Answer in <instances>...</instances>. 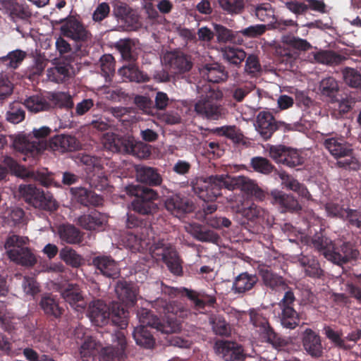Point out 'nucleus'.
Instances as JSON below:
<instances>
[{"instance_id": "obj_10", "label": "nucleus", "mask_w": 361, "mask_h": 361, "mask_svg": "<svg viewBox=\"0 0 361 361\" xmlns=\"http://www.w3.org/2000/svg\"><path fill=\"white\" fill-rule=\"evenodd\" d=\"M324 145L329 153L335 158L347 157L344 161L337 162L340 167L355 170L357 168L356 159L352 157V149L350 145L342 138L329 137L324 140Z\"/></svg>"}, {"instance_id": "obj_4", "label": "nucleus", "mask_w": 361, "mask_h": 361, "mask_svg": "<svg viewBox=\"0 0 361 361\" xmlns=\"http://www.w3.org/2000/svg\"><path fill=\"white\" fill-rule=\"evenodd\" d=\"M202 91L205 94H202L195 104L197 114L210 120H218L224 116L226 110L219 102L222 94L210 87H205Z\"/></svg>"}, {"instance_id": "obj_3", "label": "nucleus", "mask_w": 361, "mask_h": 361, "mask_svg": "<svg viewBox=\"0 0 361 361\" xmlns=\"http://www.w3.org/2000/svg\"><path fill=\"white\" fill-rule=\"evenodd\" d=\"M50 131L49 128L42 126L39 129H34L32 135H19L14 139L13 147L27 156L34 157L46 149L47 143L44 137Z\"/></svg>"}, {"instance_id": "obj_16", "label": "nucleus", "mask_w": 361, "mask_h": 361, "mask_svg": "<svg viewBox=\"0 0 361 361\" xmlns=\"http://www.w3.org/2000/svg\"><path fill=\"white\" fill-rule=\"evenodd\" d=\"M214 350L225 361H240L245 357L242 345L233 341H218Z\"/></svg>"}, {"instance_id": "obj_28", "label": "nucleus", "mask_w": 361, "mask_h": 361, "mask_svg": "<svg viewBox=\"0 0 361 361\" xmlns=\"http://www.w3.org/2000/svg\"><path fill=\"white\" fill-rule=\"evenodd\" d=\"M106 222V216L97 210L82 214L78 219V224L81 227L90 231L102 229Z\"/></svg>"}, {"instance_id": "obj_11", "label": "nucleus", "mask_w": 361, "mask_h": 361, "mask_svg": "<svg viewBox=\"0 0 361 361\" xmlns=\"http://www.w3.org/2000/svg\"><path fill=\"white\" fill-rule=\"evenodd\" d=\"M224 183L226 189L240 190L246 195L254 197L258 201H263L266 197V192L257 185L255 180L247 176H231L226 174V180Z\"/></svg>"}, {"instance_id": "obj_30", "label": "nucleus", "mask_w": 361, "mask_h": 361, "mask_svg": "<svg viewBox=\"0 0 361 361\" xmlns=\"http://www.w3.org/2000/svg\"><path fill=\"white\" fill-rule=\"evenodd\" d=\"M111 341L113 345L104 348V354L112 358H122L127 346L124 333L121 331H116L111 335Z\"/></svg>"}, {"instance_id": "obj_12", "label": "nucleus", "mask_w": 361, "mask_h": 361, "mask_svg": "<svg viewBox=\"0 0 361 361\" xmlns=\"http://www.w3.org/2000/svg\"><path fill=\"white\" fill-rule=\"evenodd\" d=\"M2 161L10 170L11 173L18 177L21 178H32L39 181L45 187H49L53 184L56 185L50 174L45 171L36 172L30 171L24 166L19 165L15 159L8 156H4Z\"/></svg>"}, {"instance_id": "obj_63", "label": "nucleus", "mask_w": 361, "mask_h": 361, "mask_svg": "<svg viewBox=\"0 0 361 361\" xmlns=\"http://www.w3.org/2000/svg\"><path fill=\"white\" fill-rule=\"evenodd\" d=\"M255 88L252 83L234 86L230 91L231 97L237 102H241Z\"/></svg>"}, {"instance_id": "obj_45", "label": "nucleus", "mask_w": 361, "mask_h": 361, "mask_svg": "<svg viewBox=\"0 0 361 361\" xmlns=\"http://www.w3.org/2000/svg\"><path fill=\"white\" fill-rule=\"evenodd\" d=\"M323 333L336 348L347 350L353 348L354 345V344H350L345 341L343 338V332L341 331H336L329 326H325L323 328Z\"/></svg>"}, {"instance_id": "obj_25", "label": "nucleus", "mask_w": 361, "mask_h": 361, "mask_svg": "<svg viewBox=\"0 0 361 361\" xmlns=\"http://www.w3.org/2000/svg\"><path fill=\"white\" fill-rule=\"evenodd\" d=\"M164 61L173 73L188 71L192 64L188 58L181 52H168L164 56Z\"/></svg>"}, {"instance_id": "obj_7", "label": "nucleus", "mask_w": 361, "mask_h": 361, "mask_svg": "<svg viewBox=\"0 0 361 361\" xmlns=\"http://www.w3.org/2000/svg\"><path fill=\"white\" fill-rule=\"evenodd\" d=\"M151 238L154 241L149 247L152 257L157 261L162 260L173 274L180 275L183 272L181 262L175 249L164 239L155 242L152 234Z\"/></svg>"}, {"instance_id": "obj_14", "label": "nucleus", "mask_w": 361, "mask_h": 361, "mask_svg": "<svg viewBox=\"0 0 361 361\" xmlns=\"http://www.w3.org/2000/svg\"><path fill=\"white\" fill-rule=\"evenodd\" d=\"M295 300L293 293L290 290H286L283 298L279 302V306L281 310V324L286 329H293L299 324L298 314L292 306Z\"/></svg>"}, {"instance_id": "obj_39", "label": "nucleus", "mask_w": 361, "mask_h": 361, "mask_svg": "<svg viewBox=\"0 0 361 361\" xmlns=\"http://www.w3.org/2000/svg\"><path fill=\"white\" fill-rule=\"evenodd\" d=\"M279 176L281 180V184L284 188L298 193V195L302 198L307 200H311V195L307 188L303 184L299 183L293 176L288 175L284 171L279 172Z\"/></svg>"}, {"instance_id": "obj_29", "label": "nucleus", "mask_w": 361, "mask_h": 361, "mask_svg": "<svg viewBox=\"0 0 361 361\" xmlns=\"http://www.w3.org/2000/svg\"><path fill=\"white\" fill-rule=\"evenodd\" d=\"M1 8L13 20L16 19H25L30 16L28 6L20 4L16 0H3L1 1Z\"/></svg>"}, {"instance_id": "obj_18", "label": "nucleus", "mask_w": 361, "mask_h": 361, "mask_svg": "<svg viewBox=\"0 0 361 361\" xmlns=\"http://www.w3.org/2000/svg\"><path fill=\"white\" fill-rule=\"evenodd\" d=\"M92 264L96 271L105 277L116 279L120 275L118 263L109 255L95 256L92 258Z\"/></svg>"}, {"instance_id": "obj_17", "label": "nucleus", "mask_w": 361, "mask_h": 361, "mask_svg": "<svg viewBox=\"0 0 361 361\" xmlns=\"http://www.w3.org/2000/svg\"><path fill=\"white\" fill-rule=\"evenodd\" d=\"M283 124V122L276 121L270 112L260 111L257 116L255 127L264 140H268Z\"/></svg>"}, {"instance_id": "obj_44", "label": "nucleus", "mask_w": 361, "mask_h": 361, "mask_svg": "<svg viewBox=\"0 0 361 361\" xmlns=\"http://www.w3.org/2000/svg\"><path fill=\"white\" fill-rule=\"evenodd\" d=\"M70 76V67L65 62H58L47 71V80L56 83L63 82Z\"/></svg>"}, {"instance_id": "obj_15", "label": "nucleus", "mask_w": 361, "mask_h": 361, "mask_svg": "<svg viewBox=\"0 0 361 361\" xmlns=\"http://www.w3.org/2000/svg\"><path fill=\"white\" fill-rule=\"evenodd\" d=\"M269 155L276 163L290 168L300 166L304 161L298 150L283 145L271 146Z\"/></svg>"}, {"instance_id": "obj_21", "label": "nucleus", "mask_w": 361, "mask_h": 361, "mask_svg": "<svg viewBox=\"0 0 361 361\" xmlns=\"http://www.w3.org/2000/svg\"><path fill=\"white\" fill-rule=\"evenodd\" d=\"M135 169L137 181L151 187H157L161 185L163 178L156 168L145 165H137Z\"/></svg>"}, {"instance_id": "obj_64", "label": "nucleus", "mask_w": 361, "mask_h": 361, "mask_svg": "<svg viewBox=\"0 0 361 361\" xmlns=\"http://www.w3.org/2000/svg\"><path fill=\"white\" fill-rule=\"evenodd\" d=\"M25 112L20 104L13 103L6 114V119L12 123H19L25 118Z\"/></svg>"}, {"instance_id": "obj_31", "label": "nucleus", "mask_w": 361, "mask_h": 361, "mask_svg": "<svg viewBox=\"0 0 361 361\" xmlns=\"http://www.w3.org/2000/svg\"><path fill=\"white\" fill-rule=\"evenodd\" d=\"M115 292L118 300L126 306H132L137 300L136 288L133 284L126 281H118L115 286Z\"/></svg>"}, {"instance_id": "obj_41", "label": "nucleus", "mask_w": 361, "mask_h": 361, "mask_svg": "<svg viewBox=\"0 0 361 361\" xmlns=\"http://www.w3.org/2000/svg\"><path fill=\"white\" fill-rule=\"evenodd\" d=\"M359 256V251L349 243H344L341 247V251L336 252L334 250L331 261L336 264H343L350 259H357Z\"/></svg>"}, {"instance_id": "obj_61", "label": "nucleus", "mask_w": 361, "mask_h": 361, "mask_svg": "<svg viewBox=\"0 0 361 361\" xmlns=\"http://www.w3.org/2000/svg\"><path fill=\"white\" fill-rule=\"evenodd\" d=\"M342 74L344 82L348 86L355 88L361 86V73L357 70L347 67L343 70Z\"/></svg>"}, {"instance_id": "obj_36", "label": "nucleus", "mask_w": 361, "mask_h": 361, "mask_svg": "<svg viewBox=\"0 0 361 361\" xmlns=\"http://www.w3.org/2000/svg\"><path fill=\"white\" fill-rule=\"evenodd\" d=\"M202 77L209 82L218 83L227 79L228 73L219 63L207 64L200 69Z\"/></svg>"}, {"instance_id": "obj_59", "label": "nucleus", "mask_w": 361, "mask_h": 361, "mask_svg": "<svg viewBox=\"0 0 361 361\" xmlns=\"http://www.w3.org/2000/svg\"><path fill=\"white\" fill-rule=\"evenodd\" d=\"M80 161L86 166V170L89 173V176H91V173H97L98 176L102 174L101 167V159L89 154H82L80 157ZM95 173L92 174V176H94Z\"/></svg>"}, {"instance_id": "obj_58", "label": "nucleus", "mask_w": 361, "mask_h": 361, "mask_svg": "<svg viewBox=\"0 0 361 361\" xmlns=\"http://www.w3.org/2000/svg\"><path fill=\"white\" fill-rule=\"evenodd\" d=\"M131 207L133 211L142 215L152 214L157 209L156 203L147 202L140 197L135 198L131 202Z\"/></svg>"}, {"instance_id": "obj_8", "label": "nucleus", "mask_w": 361, "mask_h": 361, "mask_svg": "<svg viewBox=\"0 0 361 361\" xmlns=\"http://www.w3.org/2000/svg\"><path fill=\"white\" fill-rule=\"evenodd\" d=\"M18 192L21 197L35 208L51 212L58 207L51 195L44 193L33 185L21 184L19 185Z\"/></svg>"}, {"instance_id": "obj_9", "label": "nucleus", "mask_w": 361, "mask_h": 361, "mask_svg": "<svg viewBox=\"0 0 361 361\" xmlns=\"http://www.w3.org/2000/svg\"><path fill=\"white\" fill-rule=\"evenodd\" d=\"M249 316L250 322L252 324L255 330L259 334L262 339L274 345L281 343V338L274 331L259 310L250 309L247 312L243 311L238 312L236 317L238 320Z\"/></svg>"}, {"instance_id": "obj_32", "label": "nucleus", "mask_w": 361, "mask_h": 361, "mask_svg": "<svg viewBox=\"0 0 361 361\" xmlns=\"http://www.w3.org/2000/svg\"><path fill=\"white\" fill-rule=\"evenodd\" d=\"M71 193L75 201L85 206H98L102 203V198L101 196L85 188H71Z\"/></svg>"}, {"instance_id": "obj_40", "label": "nucleus", "mask_w": 361, "mask_h": 361, "mask_svg": "<svg viewBox=\"0 0 361 361\" xmlns=\"http://www.w3.org/2000/svg\"><path fill=\"white\" fill-rule=\"evenodd\" d=\"M312 244L326 259L331 261L335 247L331 239L322 233H317L312 239Z\"/></svg>"}, {"instance_id": "obj_19", "label": "nucleus", "mask_w": 361, "mask_h": 361, "mask_svg": "<svg viewBox=\"0 0 361 361\" xmlns=\"http://www.w3.org/2000/svg\"><path fill=\"white\" fill-rule=\"evenodd\" d=\"M61 33L75 42H88L91 33L77 20L69 19L61 27Z\"/></svg>"}, {"instance_id": "obj_33", "label": "nucleus", "mask_w": 361, "mask_h": 361, "mask_svg": "<svg viewBox=\"0 0 361 361\" xmlns=\"http://www.w3.org/2000/svg\"><path fill=\"white\" fill-rule=\"evenodd\" d=\"M344 59L343 56L331 50H318L308 55V60L312 63L331 66L341 63Z\"/></svg>"}, {"instance_id": "obj_27", "label": "nucleus", "mask_w": 361, "mask_h": 361, "mask_svg": "<svg viewBox=\"0 0 361 361\" xmlns=\"http://www.w3.org/2000/svg\"><path fill=\"white\" fill-rule=\"evenodd\" d=\"M165 207L169 212L178 218L193 209L192 204L186 198L178 194L168 197L165 202Z\"/></svg>"}, {"instance_id": "obj_42", "label": "nucleus", "mask_w": 361, "mask_h": 361, "mask_svg": "<svg viewBox=\"0 0 361 361\" xmlns=\"http://www.w3.org/2000/svg\"><path fill=\"white\" fill-rule=\"evenodd\" d=\"M257 281V279L255 275L249 274L247 272L242 273L235 278L232 290L235 293H244L251 290Z\"/></svg>"}, {"instance_id": "obj_54", "label": "nucleus", "mask_w": 361, "mask_h": 361, "mask_svg": "<svg viewBox=\"0 0 361 361\" xmlns=\"http://www.w3.org/2000/svg\"><path fill=\"white\" fill-rule=\"evenodd\" d=\"M27 54L20 49H16L8 53L7 55L0 57V61L6 66L16 69L25 59Z\"/></svg>"}, {"instance_id": "obj_48", "label": "nucleus", "mask_w": 361, "mask_h": 361, "mask_svg": "<svg viewBox=\"0 0 361 361\" xmlns=\"http://www.w3.org/2000/svg\"><path fill=\"white\" fill-rule=\"evenodd\" d=\"M75 336L78 338H84V341L81 344L80 348L81 357H86L92 355L97 346L95 340H94L91 336H86L82 327H78L75 329Z\"/></svg>"}, {"instance_id": "obj_34", "label": "nucleus", "mask_w": 361, "mask_h": 361, "mask_svg": "<svg viewBox=\"0 0 361 361\" xmlns=\"http://www.w3.org/2000/svg\"><path fill=\"white\" fill-rule=\"evenodd\" d=\"M53 151L64 152L73 151L78 148V143L75 137L68 135H58L52 137L49 143Z\"/></svg>"}, {"instance_id": "obj_13", "label": "nucleus", "mask_w": 361, "mask_h": 361, "mask_svg": "<svg viewBox=\"0 0 361 361\" xmlns=\"http://www.w3.org/2000/svg\"><path fill=\"white\" fill-rule=\"evenodd\" d=\"M161 291L171 297L185 294L196 308H203L205 305H213L216 302L214 296L207 295L204 291H196L186 288H173L161 283Z\"/></svg>"}, {"instance_id": "obj_55", "label": "nucleus", "mask_w": 361, "mask_h": 361, "mask_svg": "<svg viewBox=\"0 0 361 361\" xmlns=\"http://www.w3.org/2000/svg\"><path fill=\"white\" fill-rule=\"evenodd\" d=\"M60 258L65 263L73 268H78L81 266L82 257L78 255L73 249L66 247L61 250L59 253Z\"/></svg>"}, {"instance_id": "obj_22", "label": "nucleus", "mask_w": 361, "mask_h": 361, "mask_svg": "<svg viewBox=\"0 0 361 361\" xmlns=\"http://www.w3.org/2000/svg\"><path fill=\"white\" fill-rule=\"evenodd\" d=\"M302 345L308 355L320 357L323 354V346L318 334L311 329H306L302 334Z\"/></svg>"}, {"instance_id": "obj_1", "label": "nucleus", "mask_w": 361, "mask_h": 361, "mask_svg": "<svg viewBox=\"0 0 361 361\" xmlns=\"http://www.w3.org/2000/svg\"><path fill=\"white\" fill-rule=\"evenodd\" d=\"M154 307L166 315V322H162L159 318L147 309L142 308L137 311V317L140 325L150 326L164 334H173L181 329L180 321L178 319L187 317L190 310L180 302H167L163 299H157Z\"/></svg>"}, {"instance_id": "obj_52", "label": "nucleus", "mask_w": 361, "mask_h": 361, "mask_svg": "<svg viewBox=\"0 0 361 361\" xmlns=\"http://www.w3.org/2000/svg\"><path fill=\"white\" fill-rule=\"evenodd\" d=\"M242 214L249 221H267L269 219L268 212L262 208L261 207L252 203L250 207L244 208L242 212Z\"/></svg>"}, {"instance_id": "obj_43", "label": "nucleus", "mask_w": 361, "mask_h": 361, "mask_svg": "<svg viewBox=\"0 0 361 361\" xmlns=\"http://www.w3.org/2000/svg\"><path fill=\"white\" fill-rule=\"evenodd\" d=\"M133 337L137 345L151 349L154 346L155 339L146 326H137L133 331Z\"/></svg>"}, {"instance_id": "obj_46", "label": "nucleus", "mask_w": 361, "mask_h": 361, "mask_svg": "<svg viewBox=\"0 0 361 361\" xmlns=\"http://www.w3.org/2000/svg\"><path fill=\"white\" fill-rule=\"evenodd\" d=\"M115 47L124 60L130 61L136 59L137 54L134 40L129 38L121 39L115 43Z\"/></svg>"}, {"instance_id": "obj_2", "label": "nucleus", "mask_w": 361, "mask_h": 361, "mask_svg": "<svg viewBox=\"0 0 361 361\" xmlns=\"http://www.w3.org/2000/svg\"><path fill=\"white\" fill-rule=\"evenodd\" d=\"M87 315L91 322L98 326L108 324L110 316L111 322L121 329L126 328L128 324V312L118 302H112L110 308L102 300H93L89 304Z\"/></svg>"}, {"instance_id": "obj_37", "label": "nucleus", "mask_w": 361, "mask_h": 361, "mask_svg": "<svg viewBox=\"0 0 361 361\" xmlns=\"http://www.w3.org/2000/svg\"><path fill=\"white\" fill-rule=\"evenodd\" d=\"M218 50L225 61L235 66L241 64L247 56L245 51L242 48L234 45H224Z\"/></svg>"}, {"instance_id": "obj_35", "label": "nucleus", "mask_w": 361, "mask_h": 361, "mask_svg": "<svg viewBox=\"0 0 361 361\" xmlns=\"http://www.w3.org/2000/svg\"><path fill=\"white\" fill-rule=\"evenodd\" d=\"M294 260L303 268L306 275L314 278H319L322 276V270L318 261L313 256L301 253L295 255Z\"/></svg>"}, {"instance_id": "obj_53", "label": "nucleus", "mask_w": 361, "mask_h": 361, "mask_svg": "<svg viewBox=\"0 0 361 361\" xmlns=\"http://www.w3.org/2000/svg\"><path fill=\"white\" fill-rule=\"evenodd\" d=\"M24 105L29 111L35 113L48 110L51 107L47 99L42 95H33L27 98Z\"/></svg>"}, {"instance_id": "obj_26", "label": "nucleus", "mask_w": 361, "mask_h": 361, "mask_svg": "<svg viewBox=\"0 0 361 361\" xmlns=\"http://www.w3.org/2000/svg\"><path fill=\"white\" fill-rule=\"evenodd\" d=\"M271 195L273 198L272 203L279 206L281 212H294L301 209L298 200L292 195L277 190L271 191Z\"/></svg>"}, {"instance_id": "obj_49", "label": "nucleus", "mask_w": 361, "mask_h": 361, "mask_svg": "<svg viewBox=\"0 0 361 361\" xmlns=\"http://www.w3.org/2000/svg\"><path fill=\"white\" fill-rule=\"evenodd\" d=\"M261 276L266 286L269 287L272 290H286L287 286L281 276L274 274L268 269H262L261 271Z\"/></svg>"}, {"instance_id": "obj_24", "label": "nucleus", "mask_w": 361, "mask_h": 361, "mask_svg": "<svg viewBox=\"0 0 361 361\" xmlns=\"http://www.w3.org/2000/svg\"><path fill=\"white\" fill-rule=\"evenodd\" d=\"M61 296L71 307L77 312H82L86 307V302L81 293L79 286L75 284H68L61 291Z\"/></svg>"}, {"instance_id": "obj_38", "label": "nucleus", "mask_w": 361, "mask_h": 361, "mask_svg": "<svg viewBox=\"0 0 361 361\" xmlns=\"http://www.w3.org/2000/svg\"><path fill=\"white\" fill-rule=\"evenodd\" d=\"M214 30L217 42L219 44L233 43L241 44L243 38L238 31H233L220 24H214Z\"/></svg>"}, {"instance_id": "obj_62", "label": "nucleus", "mask_w": 361, "mask_h": 361, "mask_svg": "<svg viewBox=\"0 0 361 361\" xmlns=\"http://www.w3.org/2000/svg\"><path fill=\"white\" fill-rule=\"evenodd\" d=\"M102 74L107 81L115 73L114 59L111 54H104L100 58Z\"/></svg>"}, {"instance_id": "obj_60", "label": "nucleus", "mask_w": 361, "mask_h": 361, "mask_svg": "<svg viewBox=\"0 0 361 361\" xmlns=\"http://www.w3.org/2000/svg\"><path fill=\"white\" fill-rule=\"evenodd\" d=\"M220 8L230 15L240 13L244 8L243 0H218Z\"/></svg>"}, {"instance_id": "obj_20", "label": "nucleus", "mask_w": 361, "mask_h": 361, "mask_svg": "<svg viewBox=\"0 0 361 361\" xmlns=\"http://www.w3.org/2000/svg\"><path fill=\"white\" fill-rule=\"evenodd\" d=\"M116 152L130 154L139 158H145L149 156L150 149L148 145L142 142H135L130 137L119 136L118 149Z\"/></svg>"}, {"instance_id": "obj_50", "label": "nucleus", "mask_w": 361, "mask_h": 361, "mask_svg": "<svg viewBox=\"0 0 361 361\" xmlns=\"http://www.w3.org/2000/svg\"><path fill=\"white\" fill-rule=\"evenodd\" d=\"M58 233L61 240L69 244L78 243L81 239L79 231L72 225H61Z\"/></svg>"}, {"instance_id": "obj_23", "label": "nucleus", "mask_w": 361, "mask_h": 361, "mask_svg": "<svg viewBox=\"0 0 361 361\" xmlns=\"http://www.w3.org/2000/svg\"><path fill=\"white\" fill-rule=\"evenodd\" d=\"M142 231L138 236L137 233H128L126 235V246L133 252L142 251L147 249L151 244V234L152 230L145 227L141 228Z\"/></svg>"}, {"instance_id": "obj_51", "label": "nucleus", "mask_w": 361, "mask_h": 361, "mask_svg": "<svg viewBox=\"0 0 361 361\" xmlns=\"http://www.w3.org/2000/svg\"><path fill=\"white\" fill-rule=\"evenodd\" d=\"M118 72L124 79L130 81L140 82H145L148 79L147 75L140 71L137 67L133 64L124 66Z\"/></svg>"}, {"instance_id": "obj_57", "label": "nucleus", "mask_w": 361, "mask_h": 361, "mask_svg": "<svg viewBox=\"0 0 361 361\" xmlns=\"http://www.w3.org/2000/svg\"><path fill=\"white\" fill-rule=\"evenodd\" d=\"M40 306L47 314L52 315L54 317H59L62 314V310L59 307L58 302L51 296L42 297Z\"/></svg>"}, {"instance_id": "obj_5", "label": "nucleus", "mask_w": 361, "mask_h": 361, "mask_svg": "<svg viewBox=\"0 0 361 361\" xmlns=\"http://www.w3.org/2000/svg\"><path fill=\"white\" fill-rule=\"evenodd\" d=\"M28 239L24 236L12 235L5 243L4 247L8 258L22 266L32 267L37 260L30 250L26 246Z\"/></svg>"}, {"instance_id": "obj_6", "label": "nucleus", "mask_w": 361, "mask_h": 361, "mask_svg": "<svg viewBox=\"0 0 361 361\" xmlns=\"http://www.w3.org/2000/svg\"><path fill=\"white\" fill-rule=\"evenodd\" d=\"M226 175L211 176L207 178L198 177L191 182L194 192L205 202L214 201L221 195L222 188H225Z\"/></svg>"}, {"instance_id": "obj_56", "label": "nucleus", "mask_w": 361, "mask_h": 361, "mask_svg": "<svg viewBox=\"0 0 361 361\" xmlns=\"http://www.w3.org/2000/svg\"><path fill=\"white\" fill-rule=\"evenodd\" d=\"M214 132L219 135H223L231 140L235 143H239L243 140V135L235 126H224L216 128Z\"/></svg>"}, {"instance_id": "obj_47", "label": "nucleus", "mask_w": 361, "mask_h": 361, "mask_svg": "<svg viewBox=\"0 0 361 361\" xmlns=\"http://www.w3.org/2000/svg\"><path fill=\"white\" fill-rule=\"evenodd\" d=\"M253 14L260 21L271 25L275 19V11L269 3H261L254 6Z\"/></svg>"}]
</instances>
